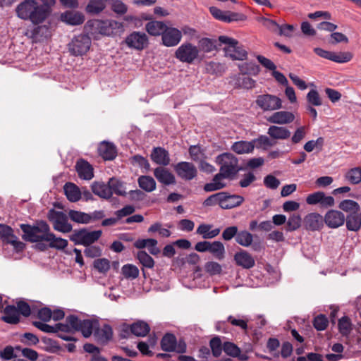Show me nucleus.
I'll return each instance as SVG.
<instances>
[{"label": "nucleus", "instance_id": "nucleus-63", "mask_svg": "<svg viewBox=\"0 0 361 361\" xmlns=\"http://www.w3.org/2000/svg\"><path fill=\"white\" fill-rule=\"evenodd\" d=\"M238 233V228L235 226H228L222 232V238L226 241H229L233 238H236Z\"/></svg>", "mask_w": 361, "mask_h": 361}, {"label": "nucleus", "instance_id": "nucleus-24", "mask_svg": "<svg viewBox=\"0 0 361 361\" xmlns=\"http://www.w3.org/2000/svg\"><path fill=\"white\" fill-rule=\"evenodd\" d=\"M61 20L70 25H79L85 21V16L79 11H66L61 13Z\"/></svg>", "mask_w": 361, "mask_h": 361}, {"label": "nucleus", "instance_id": "nucleus-57", "mask_svg": "<svg viewBox=\"0 0 361 361\" xmlns=\"http://www.w3.org/2000/svg\"><path fill=\"white\" fill-rule=\"evenodd\" d=\"M16 350L20 351L23 356L29 359L31 361H36L39 357L38 353L36 350L28 348H21L19 345L15 347Z\"/></svg>", "mask_w": 361, "mask_h": 361}, {"label": "nucleus", "instance_id": "nucleus-28", "mask_svg": "<svg viewBox=\"0 0 361 361\" xmlns=\"http://www.w3.org/2000/svg\"><path fill=\"white\" fill-rule=\"evenodd\" d=\"M157 243V240L153 238L138 239L135 242L134 246L137 249L147 247L152 255H157L160 252Z\"/></svg>", "mask_w": 361, "mask_h": 361}, {"label": "nucleus", "instance_id": "nucleus-10", "mask_svg": "<svg viewBox=\"0 0 361 361\" xmlns=\"http://www.w3.org/2000/svg\"><path fill=\"white\" fill-rule=\"evenodd\" d=\"M255 102L264 111H276L283 107L282 100L279 97L270 94L257 96Z\"/></svg>", "mask_w": 361, "mask_h": 361}, {"label": "nucleus", "instance_id": "nucleus-8", "mask_svg": "<svg viewBox=\"0 0 361 361\" xmlns=\"http://www.w3.org/2000/svg\"><path fill=\"white\" fill-rule=\"evenodd\" d=\"M200 49L195 45L187 42L182 44L176 51L175 56L180 62L192 63L198 59Z\"/></svg>", "mask_w": 361, "mask_h": 361}, {"label": "nucleus", "instance_id": "nucleus-26", "mask_svg": "<svg viewBox=\"0 0 361 361\" xmlns=\"http://www.w3.org/2000/svg\"><path fill=\"white\" fill-rule=\"evenodd\" d=\"M91 189L92 192L100 198L109 200L111 197L109 180L106 183L102 181H94L91 185Z\"/></svg>", "mask_w": 361, "mask_h": 361}, {"label": "nucleus", "instance_id": "nucleus-36", "mask_svg": "<svg viewBox=\"0 0 361 361\" xmlns=\"http://www.w3.org/2000/svg\"><path fill=\"white\" fill-rule=\"evenodd\" d=\"M166 27V24L157 20L148 22L145 25L147 32L152 36L162 35Z\"/></svg>", "mask_w": 361, "mask_h": 361}, {"label": "nucleus", "instance_id": "nucleus-45", "mask_svg": "<svg viewBox=\"0 0 361 361\" xmlns=\"http://www.w3.org/2000/svg\"><path fill=\"white\" fill-rule=\"evenodd\" d=\"M216 259H223L225 256V247L220 241H214L210 243L209 251Z\"/></svg>", "mask_w": 361, "mask_h": 361}, {"label": "nucleus", "instance_id": "nucleus-53", "mask_svg": "<svg viewBox=\"0 0 361 361\" xmlns=\"http://www.w3.org/2000/svg\"><path fill=\"white\" fill-rule=\"evenodd\" d=\"M353 58L350 52H339L336 53L331 51L329 60L336 63H346L350 61Z\"/></svg>", "mask_w": 361, "mask_h": 361}, {"label": "nucleus", "instance_id": "nucleus-6", "mask_svg": "<svg viewBox=\"0 0 361 361\" xmlns=\"http://www.w3.org/2000/svg\"><path fill=\"white\" fill-rule=\"evenodd\" d=\"M91 44V38L87 35L80 34L75 36L68 44V50L75 56H83L89 51Z\"/></svg>", "mask_w": 361, "mask_h": 361}, {"label": "nucleus", "instance_id": "nucleus-25", "mask_svg": "<svg viewBox=\"0 0 361 361\" xmlns=\"http://www.w3.org/2000/svg\"><path fill=\"white\" fill-rule=\"evenodd\" d=\"M154 176L157 180L166 185L176 183L174 175L164 167H157L154 171Z\"/></svg>", "mask_w": 361, "mask_h": 361}, {"label": "nucleus", "instance_id": "nucleus-60", "mask_svg": "<svg viewBox=\"0 0 361 361\" xmlns=\"http://www.w3.org/2000/svg\"><path fill=\"white\" fill-rule=\"evenodd\" d=\"M204 269L206 272L210 275L220 274L222 271L221 266L216 262H208L204 265Z\"/></svg>", "mask_w": 361, "mask_h": 361}, {"label": "nucleus", "instance_id": "nucleus-2", "mask_svg": "<svg viewBox=\"0 0 361 361\" xmlns=\"http://www.w3.org/2000/svg\"><path fill=\"white\" fill-rule=\"evenodd\" d=\"M216 163L220 166L219 173L216 174L212 181L206 183L204 190L206 192H212L221 190L226 187L223 178L232 179L240 171L238 158L232 153H223L216 157Z\"/></svg>", "mask_w": 361, "mask_h": 361}, {"label": "nucleus", "instance_id": "nucleus-4", "mask_svg": "<svg viewBox=\"0 0 361 361\" xmlns=\"http://www.w3.org/2000/svg\"><path fill=\"white\" fill-rule=\"evenodd\" d=\"M86 26L90 28L92 35L99 34L105 36H112L123 32V23L112 19L88 20Z\"/></svg>", "mask_w": 361, "mask_h": 361}, {"label": "nucleus", "instance_id": "nucleus-20", "mask_svg": "<svg viewBox=\"0 0 361 361\" xmlns=\"http://www.w3.org/2000/svg\"><path fill=\"white\" fill-rule=\"evenodd\" d=\"M344 214L337 210L329 211L324 216V222L329 227L332 228H338L342 226L345 222Z\"/></svg>", "mask_w": 361, "mask_h": 361}, {"label": "nucleus", "instance_id": "nucleus-41", "mask_svg": "<svg viewBox=\"0 0 361 361\" xmlns=\"http://www.w3.org/2000/svg\"><path fill=\"white\" fill-rule=\"evenodd\" d=\"M97 322L90 319H83L81 322L79 331L82 333L84 337L88 338L92 334L93 330L97 329Z\"/></svg>", "mask_w": 361, "mask_h": 361}, {"label": "nucleus", "instance_id": "nucleus-9", "mask_svg": "<svg viewBox=\"0 0 361 361\" xmlns=\"http://www.w3.org/2000/svg\"><path fill=\"white\" fill-rule=\"evenodd\" d=\"M48 218L52 223L54 230L61 233L72 231V226L68 223V217L63 212L51 209L49 212Z\"/></svg>", "mask_w": 361, "mask_h": 361}, {"label": "nucleus", "instance_id": "nucleus-52", "mask_svg": "<svg viewBox=\"0 0 361 361\" xmlns=\"http://www.w3.org/2000/svg\"><path fill=\"white\" fill-rule=\"evenodd\" d=\"M137 259L145 268L152 269L154 266L153 258L145 251H139L137 254Z\"/></svg>", "mask_w": 361, "mask_h": 361}, {"label": "nucleus", "instance_id": "nucleus-48", "mask_svg": "<svg viewBox=\"0 0 361 361\" xmlns=\"http://www.w3.org/2000/svg\"><path fill=\"white\" fill-rule=\"evenodd\" d=\"M255 80L252 78L246 76V75H239L236 78L235 85L238 87L245 89H252L255 86Z\"/></svg>", "mask_w": 361, "mask_h": 361}, {"label": "nucleus", "instance_id": "nucleus-7", "mask_svg": "<svg viewBox=\"0 0 361 361\" xmlns=\"http://www.w3.org/2000/svg\"><path fill=\"white\" fill-rule=\"evenodd\" d=\"M102 231H88L87 229L75 230L70 237L75 245H90L96 242L102 235Z\"/></svg>", "mask_w": 361, "mask_h": 361}, {"label": "nucleus", "instance_id": "nucleus-35", "mask_svg": "<svg viewBox=\"0 0 361 361\" xmlns=\"http://www.w3.org/2000/svg\"><path fill=\"white\" fill-rule=\"evenodd\" d=\"M128 329L131 330L132 334L140 337L145 336L150 330L149 324L143 321H137L132 324L131 327H128Z\"/></svg>", "mask_w": 361, "mask_h": 361}, {"label": "nucleus", "instance_id": "nucleus-42", "mask_svg": "<svg viewBox=\"0 0 361 361\" xmlns=\"http://www.w3.org/2000/svg\"><path fill=\"white\" fill-rule=\"evenodd\" d=\"M338 327L343 336H348L353 329V324L348 317H342L338 320Z\"/></svg>", "mask_w": 361, "mask_h": 361}, {"label": "nucleus", "instance_id": "nucleus-33", "mask_svg": "<svg viewBox=\"0 0 361 361\" xmlns=\"http://www.w3.org/2000/svg\"><path fill=\"white\" fill-rule=\"evenodd\" d=\"M231 149L238 154H248L254 150V143L251 141H237L232 146Z\"/></svg>", "mask_w": 361, "mask_h": 361}, {"label": "nucleus", "instance_id": "nucleus-5", "mask_svg": "<svg viewBox=\"0 0 361 361\" xmlns=\"http://www.w3.org/2000/svg\"><path fill=\"white\" fill-rule=\"evenodd\" d=\"M219 41L221 44L226 45L224 48L226 56L231 58L232 60L243 61L246 59L247 51L239 46L236 39L222 35L219 37Z\"/></svg>", "mask_w": 361, "mask_h": 361}, {"label": "nucleus", "instance_id": "nucleus-23", "mask_svg": "<svg viewBox=\"0 0 361 361\" xmlns=\"http://www.w3.org/2000/svg\"><path fill=\"white\" fill-rule=\"evenodd\" d=\"M151 159L155 164L163 166H168L170 164V157L168 151L161 147L152 149Z\"/></svg>", "mask_w": 361, "mask_h": 361}, {"label": "nucleus", "instance_id": "nucleus-58", "mask_svg": "<svg viewBox=\"0 0 361 361\" xmlns=\"http://www.w3.org/2000/svg\"><path fill=\"white\" fill-rule=\"evenodd\" d=\"M42 345L41 346L42 349L45 351L54 353L59 349V346L56 342L49 338H43L42 339Z\"/></svg>", "mask_w": 361, "mask_h": 361}, {"label": "nucleus", "instance_id": "nucleus-18", "mask_svg": "<svg viewBox=\"0 0 361 361\" xmlns=\"http://www.w3.org/2000/svg\"><path fill=\"white\" fill-rule=\"evenodd\" d=\"M221 208L229 209L240 206L244 202V197L238 195H230L226 192H221Z\"/></svg>", "mask_w": 361, "mask_h": 361}, {"label": "nucleus", "instance_id": "nucleus-29", "mask_svg": "<svg viewBox=\"0 0 361 361\" xmlns=\"http://www.w3.org/2000/svg\"><path fill=\"white\" fill-rule=\"evenodd\" d=\"M63 190L67 199L72 202H78L80 200L82 192L79 188L73 183H66L63 186Z\"/></svg>", "mask_w": 361, "mask_h": 361}, {"label": "nucleus", "instance_id": "nucleus-64", "mask_svg": "<svg viewBox=\"0 0 361 361\" xmlns=\"http://www.w3.org/2000/svg\"><path fill=\"white\" fill-rule=\"evenodd\" d=\"M323 192L317 191L308 195L306 197V202L310 205H315L321 203L322 197H323Z\"/></svg>", "mask_w": 361, "mask_h": 361}, {"label": "nucleus", "instance_id": "nucleus-32", "mask_svg": "<svg viewBox=\"0 0 361 361\" xmlns=\"http://www.w3.org/2000/svg\"><path fill=\"white\" fill-rule=\"evenodd\" d=\"M267 134L273 139L286 140L290 136V132L285 127L271 126Z\"/></svg>", "mask_w": 361, "mask_h": 361}, {"label": "nucleus", "instance_id": "nucleus-50", "mask_svg": "<svg viewBox=\"0 0 361 361\" xmlns=\"http://www.w3.org/2000/svg\"><path fill=\"white\" fill-rule=\"evenodd\" d=\"M121 271L124 277L128 279H135L139 276L138 268L131 264L123 265L121 268Z\"/></svg>", "mask_w": 361, "mask_h": 361}, {"label": "nucleus", "instance_id": "nucleus-56", "mask_svg": "<svg viewBox=\"0 0 361 361\" xmlns=\"http://www.w3.org/2000/svg\"><path fill=\"white\" fill-rule=\"evenodd\" d=\"M209 345L212 352V355L217 357L221 355L222 352V343L219 337H214L211 339Z\"/></svg>", "mask_w": 361, "mask_h": 361}, {"label": "nucleus", "instance_id": "nucleus-11", "mask_svg": "<svg viewBox=\"0 0 361 361\" xmlns=\"http://www.w3.org/2000/svg\"><path fill=\"white\" fill-rule=\"evenodd\" d=\"M161 348L166 352H176L184 353L186 351L185 341L180 340L177 342L176 336L172 334H166L161 341Z\"/></svg>", "mask_w": 361, "mask_h": 361}, {"label": "nucleus", "instance_id": "nucleus-17", "mask_svg": "<svg viewBox=\"0 0 361 361\" xmlns=\"http://www.w3.org/2000/svg\"><path fill=\"white\" fill-rule=\"evenodd\" d=\"M75 170L80 178L90 180L94 177V169L86 160L80 159L75 164Z\"/></svg>", "mask_w": 361, "mask_h": 361}, {"label": "nucleus", "instance_id": "nucleus-39", "mask_svg": "<svg viewBox=\"0 0 361 361\" xmlns=\"http://www.w3.org/2000/svg\"><path fill=\"white\" fill-rule=\"evenodd\" d=\"M242 75H257L260 71L259 66L253 62H245L238 65Z\"/></svg>", "mask_w": 361, "mask_h": 361}, {"label": "nucleus", "instance_id": "nucleus-59", "mask_svg": "<svg viewBox=\"0 0 361 361\" xmlns=\"http://www.w3.org/2000/svg\"><path fill=\"white\" fill-rule=\"evenodd\" d=\"M94 267L100 273H106L110 269V262L107 259H97L94 262Z\"/></svg>", "mask_w": 361, "mask_h": 361}, {"label": "nucleus", "instance_id": "nucleus-47", "mask_svg": "<svg viewBox=\"0 0 361 361\" xmlns=\"http://www.w3.org/2000/svg\"><path fill=\"white\" fill-rule=\"evenodd\" d=\"M68 217L73 221L78 224H89V214L80 211L70 210Z\"/></svg>", "mask_w": 361, "mask_h": 361}, {"label": "nucleus", "instance_id": "nucleus-19", "mask_svg": "<svg viewBox=\"0 0 361 361\" xmlns=\"http://www.w3.org/2000/svg\"><path fill=\"white\" fill-rule=\"evenodd\" d=\"M295 119V116L292 112L287 111H279L273 113L267 118L271 123L285 125L292 123Z\"/></svg>", "mask_w": 361, "mask_h": 361}, {"label": "nucleus", "instance_id": "nucleus-51", "mask_svg": "<svg viewBox=\"0 0 361 361\" xmlns=\"http://www.w3.org/2000/svg\"><path fill=\"white\" fill-rule=\"evenodd\" d=\"M345 178L351 184H358L361 182V168L355 167L350 169L345 173Z\"/></svg>", "mask_w": 361, "mask_h": 361}, {"label": "nucleus", "instance_id": "nucleus-22", "mask_svg": "<svg viewBox=\"0 0 361 361\" xmlns=\"http://www.w3.org/2000/svg\"><path fill=\"white\" fill-rule=\"evenodd\" d=\"M234 260L238 266L244 269H251L255 264L253 257L246 250H241L234 255Z\"/></svg>", "mask_w": 361, "mask_h": 361}, {"label": "nucleus", "instance_id": "nucleus-12", "mask_svg": "<svg viewBox=\"0 0 361 361\" xmlns=\"http://www.w3.org/2000/svg\"><path fill=\"white\" fill-rule=\"evenodd\" d=\"M0 237L4 243L12 245L17 252L23 250L25 247V243L18 240L13 228L9 226L0 224Z\"/></svg>", "mask_w": 361, "mask_h": 361}, {"label": "nucleus", "instance_id": "nucleus-37", "mask_svg": "<svg viewBox=\"0 0 361 361\" xmlns=\"http://www.w3.org/2000/svg\"><path fill=\"white\" fill-rule=\"evenodd\" d=\"M109 181L111 196L113 194H116L118 196H126L127 195L126 188L123 182L116 178H111L109 179Z\"/></svg>", "mask_w": 361, "mask_h": 361}, {"label": "nucleus", "instance_id": "nucleus-21", "mask_svg": "<svg viewBox=\"0 0 361 361\" xmlns=\"http://www.w3.org/2000/svg\"><path fill=\"white\" fill-rule=\"evenodd\" d=\"M324 219L318 213H310L304 219V226L309 231H318L323 226Z\"/></svg>", "mask_w": 361, "mask_h": 361}, {"label": "nucleus", "instance_id": "nucleus-15", "mask_svg": "<svg viewBox=\"0 0 361 361\" xmlns=\"http://www.w3.org/2000/svg\"><path fill=\"white\" fill-rule=\"evenodd\" d=\"M126 43L130 48L142 50L148 44V37L144 32H133L126 37Z\"/></svg>", "mask_w": 361, "mask_h": 361}, {"label": "nucleus", "instance_id": "nucleus-40", "mask_svg": "<svg viewBox=\"0 0 361 361\" xmlns=\"http://www.w3.org/2000/svg\"><path fill=\"white\" fill-rule=\"evenodd\" d=\"M253 241V235L251 233L246 230L240 231L235 238V242L245 247L252 245Z\"/></svg>", "mask_w": 361, "mask_h": 361}, {"label": "nucleus", "instance_id": "nucleus-31", "mask_svg": "<svg viewBox=\"0 0 361 361\" xmlns=\"http://www.w3.org/2000/svg\"><path fill=\"white\" fill-rule=\"evenodd\" d=\"M3 321L8 324H17L20 320L18 310L14 305H8L4 310Z\"/></svg>", "mask_w": 361, "mask_h": 361}, {"label": "nucleus", "instance_id": "nucleus-43", "mask_svg": "<svg viewBox=\"0 0 361 361\" xmlns=\"http://www.w3.org/2000/svg\"><path fill=\"white\" fill-rule=\"evenodd\" d=\"M112 329L108 324L104 325L100 329L97 327L95 329V336L102 342H106L109 341L112 337Z\"/></svg>", "mask_w": 361, "mask_h": 361}, {"label": "nucleus", "instance_id": "nucleus-34", "mask_svg": "<svg viewBox=\"0 0 361 361\" xmlns=\"http://www.w3.org/2000/svg\"><path fill=\"white\" fill-rule=\"evenodd\" d=\"M346 227L349 231H357L361 227L360 211L349 214L346 217Z\"/></svg>", "mask_w": 361, "mask_h": 361}, {"label": "nucleus", "instance_id": "nucleus-55", "mask_svg": "<svg viewBox=\"0 0 361 361\" xmlns=\"http://www.w3.org/2000/svg\"><path fill=\"white\" fill-rule=\"evenodd\" d=\"M329 325L328 318L322 314L314 317L313 320V326L317 331H324Z\"/></svg>", "mask_w": 361, "mask_h": 361}, {"label": "nucleus", "instance_id": "nucleus-3", "mask_svg": "<svg viewBox=\"0 0 361 361\" xmlns=\"http://www.w3.org/2000/svg\"><path fill=\"white\" fill-rule=\"evenodd\" d=\"M51 7L48 4L40 3L37 0H23L16 6L15 13L20 20L39 25L50 16Z\"/></svg>", "mask_w": 361, "mask_h": 361}, {"label": "nucleus", "instance_id": "nucleus-46", "mask_svg": "<svg viewBox=\"0 0 361 361\" xmlns=\"http://www.w3.org/2000/svg\"><path fill=\"white\" fill-rule=\"evenodd\" d=\"M198 49L205 53L212 52L217 49L216 41L207 37L202 38L199 40Z\"/></svg>", "mask_w": 361, "mask_h": 361}, {"label": "nucleus", "instance_id": "nucleus-61", "mask_svg": "<svg viewBox=\"0 0 361 361\" xmlns=\"http://www.w3.org/2000/svg\"><path fill=\"white\" fill-rule=\"evenodd\" d=\"M223 350L227 355L232 357H238L240 353V348L231 342L224 343Z\"/></svg>", "mask_w": 361, "mask_h": 361}, {"label": "nucleus", "instance_id": "nucleus-16", "mask_svg": "<svg viewBox=\"0 0 361 361\" xmlns=\"http://www.w3.org/2000/svg\"><path fill=\"white\" fill-rule=\"evenodd\" d=\"M181 39V32L178 29L172 27L166 26L161 35L163 44L168 47L176 46Z\"/></svg>", "mask_w": 361, "mask_h": 361}, {"label": "nucleus", "instance_id": "nucleus-49", "mask_svg": "<svg viewBox=\"0 0 361 361\" xmlns=\"http://www.w3.org/2000/svg\"><path fill=\"white\" fill-rule=\"evenodd\" d=\"M338 207L346 212L353 213L360 211L358 203L352 200H345L340 202Z\"/></svg>", "mask_w": 361, "mask_h": 361}, {"label": "nucleus", "instance_id": "nucleus-1", "mask_svg": "<svg viewBox=\"0 0 361 361\" xmlns=\"http://www.w3.org/2000/svg\"><path fill=\"white\" fill-rule=\"evenodd\" d=\"M23 232V240L32 243L47 242L50 247L58 250L64 249L68 245V241L61 238H57L50 231V227L45 221L37 222L35 225L22 224L20 226Z\"/></svg>", "mask_w": 361, "mask_h": 361}, {"label": "nucleus", "instance_id": "nucleus-13", "mask_svg": "<svg viewBox=\"0 0 361 361\" xmlns=\"http://www.w3.org/2000/svg\"><path fill=\"white\" fill-rule=\"evenodd\" d=\"M209 11L214 18L225 23L243 21L246 19V16L243 13L222 11L215 6L210 7Z\"/></svg>", "mask_w": 361, "mask_h": 361}, {"label": "nucleus", "instance_id": "nucleus-44", "mask_svg": "<svg viewBox=\"0 0 361 361\" xmlns=\"http://www.w3.org/2000/svg\"><path fill=\"white\" fill-rule=\"evenodd\" d=\"M254 143V148L262 149L266 150L268 147H272L276 144V142L272 141L267 135H260L257 138L252 140Z\"/></svg>", "mask_w": 361, "mask_h": 361}, {"label": "nucleus", "instance_id": "nucleus-14", "mask_svg": "<svg viewBox=\"0 0 361 361\" xmlns=\"http://www.w3.org/2000/svg\"><path fill=\"white\" fill-rule=\"evenodd\" d=\"M177 175L185 180H191L197 176V170L195 166L188 161H180L174 166Z\"/></svg>", "mask_w": 361, "mask_h": 361}, {"label": "nucleus", "instance_id": "nucleus-38", "mask_svg": "<svg viewBox=\"0 0 361 361\" xmlns=\"http://www.w3.org/2000/svg\"><path fill=\"white\" fill-rule=\"evenodd\" d=\"M139 186L145 191L150 192L156 189V181L149 176H141L138 178Z\"/></svg>", "mask_w": 361, "mask_h": 361}, {"label": "nucleus", "instance_id": "nucleus-27", "mask_svg": "<svg viewBox=\"0 0 361 361\" xmlns=\"http://www.w3.org/2000/svg\"><path fill=\"white\" fill-rule=\"evenodd\" d=\"M99 154L105 160H113L116 157L115 145L109 142H102L98 147Z\"/></svg>", "mask_w": 361, "mask_h": 361}, {"label": "nucleus", "instance_id": "nucleus-62", "mask_svg": "<svg viewBox=\"0 0 361 361\" xmlns=\"http://www.w3.org/2000/svg\"><path fill=\"white\" fill-rule=\"evenodd\" d=\"M307 102L313 106H321L322 104V99L315 90H311L307 94Z\"/></svg>", "mask_w": 361, "mask_h": 361}, {"label": "nucleus", "instance_id": "nucleus-30", "mask_svg": "<svg viewBox=\"0 0 361 361\" xmlns=\"http://www.w3.org/2000/svg\"><path fill=\"white\" fill-rule=\"evenodd\" d=\"M212 224H202L197 227L196 233L202 235L204 239L214 238L220 233L221 230L219 228L212 229Z\"/></svg>", "mask_w": 361, "mask_h": 361}, {"label": "nucleus", "instance_id": "nucleus-54", "mask_svg": "<svg viewBox=\"0 0 361 361\" xmlns=\"http://www.w3.org/2000/svg\"><path fill=\"white\" fill-rule=\"evenodd\" d=\"M302 219L298 214H291L287 221V231H293L298 229L301 226Z\"/></svg>", "mask_w": 361, "mask_h": 361}]
</instances>
